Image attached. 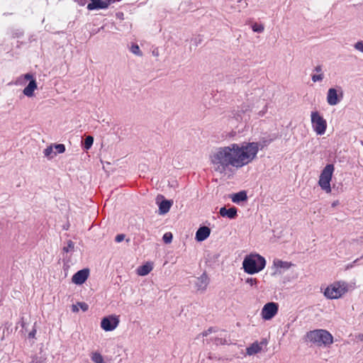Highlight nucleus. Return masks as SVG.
Instances as JSON below:
<instances>
[{
  "label": "nucleus",
  "instance_id": "nucleus-1",
  "mask_svg": "<svg viewBox=\"0 0 363 363\" xmlns=\"http://www.w3.org/2000/svg\"><path fill=\"white\" fill-rule=\"evenodd\" d=\"M259 150V144L255 142L232 143L216 148L211 155V161L214 170L223 174L230 167L240 169L247 165L256 158Z\"/></svg>",
  "mask_w": 363,
  "mask_h": 363
},
{
  "label": "nucleus",
  "instance_id": "nucleus-2",
  "mask_svg": "<svg viewBox=\"0 0 363 363\" xmlns=\"http://www.w3.org/2000/svg\"><path fill=\"white\" fill-rule=\"evenodd\" d=\"M265 264V259L258 254L247 255L242 262L245 272L250 274L259 272L264 268Z\"/></svg>",
  "mask_w": 363,
  "mask_h": 363
},
{
  "label": "nucleus",
  "instance_id": "nucleus-3",
  "mask_svg": "<svg viewBox=\"0 0 363 363\" xmlns=\"http://www.w3.org/2000/svg\"><path fill=\"white\" fill-rule=\"evenodd\" d=\"M306 337L311 342L319 347L329 346L333 342V335L325 330L319 329L308 332Z\"/></svg>",
  "mask_w": 363,
  "mask_h": 363
},
{
  "label": "nucleus",
  "instance_id": "nucleus-4",
  "mask_svg": "<svg viewBox=\"0 0 363 363\" xmlns=\"http://www.w3.org/2000/svg\"><path fill=\"white\" fill-rule=\"evenodd\" d=\"M334 169L335 167L333 164H328L320 173L318 184L326 193L331 192L330 181Z\"/></svg>",
  "mask_w": 363,
  "mask_h": 363
},
{
  "label": "nucleus",
  "instance_id": "nucleus-5",
  "mask_svg": "<svg viewBox=\"0 0 363 363\" xmlns=\"http://www.w3.org/2000/svg\"><path fill=\"white\" fill-rule=\"evenodd\" d=\"M347 291V284L345 282H337L328 286L324 291L325 297L330 299H335L341 297Z\"/></svg>",
  "mask_w": 363,
  "mask_h": 363
},
{
  "label": "nucleus",
  "instance_id": "nucleus-6",
  "mask_svg": "<svg viewBox=\"0 0 363 363\" xmlns=\"http://www.w3.org/2000/svg\"><path fill=\"white\" fill-rule=\"evenodd\" d=\"M311 123L313 130L318 135H322L325 133L327 122L318 111L311 113Z\"/></svg>",
  "mask_w": 363,
  "mask_h": 363
},
{
  "label": "nucleus",
  "instance_id": "nucleus-7",
  "mask_svg": "<svg viewBox=\"0 0 363 363\" xmlns=\"http://www.w3.org/2000/svg\"><path fill=\"white\" fill-rule=\"evenodd\" d=\"M279 305L275 302H269L266 303L261 312V315L263 319L268 320H271L278 313Z\"/></svg>",
  "mask_w": 363,
  "mask_h": 363
},
{
  "label": "nucleus",
  "instance_id": "nucleus-8",
  "mask_svg": "<svg viewBox=\"0 0 363 363\" xmlns=\"http://www.w3.org/2000/svg\"><path fill=\"white\" fill-rule=\"evenodd\" d=\"M119 324V319L116 315H109L104 318L101 322V327L105 331H112Z\"/></svg>",
  "mask_w": 363,
  "mask_h": 363
},
{
  "label": "nucleus",
  "instance_id": "nucleus-9",
  "mask_svg": "<svg viewBox=\"0 0 363 363\" xmlns=\"http://www.w3.org/2000/svg\"><path fill=\"white\" fill-rule=\"evenodd\" d=\"M90 3L87 5V9L89 11L96 9H107L109 5L114 3L116 0H89Z\"/></svg>",
  "mask_w": 363,
  "mask_h": 363
},
{
  "label": "nucleus",
  "instance_id": "nucleus-10",
  "mask_svg": "<svg viewBox=\"0 0 363 363\" xmlns=\"http://www.w3.org/2000/svg\"><path fill=\"white\" fill-rule=\"evenodd\" d=\"M343 96L342 91H340V95L337 94V91L334 88H330L328 91L327 102L330 106L337 105Z\"/></svg>",
  "mask_w": 363,
  "mask_h": 363
},
{
  "label": "nucleus",
  "instance_id": "nucleus-11",
  "mask_svg": "<svg viewBox=\"0 0 363 363\" xmlns=\"http://www.w3.org/2000/svg\"><path fill=\"white\" fill-rule=\"evenodd\" d=\"M89 274V270L88 269H81L73 275L72 281L75 284H82L87 279Z\"/></svg>",
  "mask_w": 363,
  "mask_h": 363
},
{
  "label": "nucleus",
  "instance_id": "nucleus-12",
  "mask_svg": "<svg viewBox=\"0 0 363 363\" xmlns=\"http://www.w3.org/2000/svg\"><path fill=\"white\" fill-rule=\"evenodd\" d=\"M209 284V279L204 272L201 277H197L194 284L198 291L204 292Z\"/></svg>",
  "mask_w": 363,
  "mask_h": 363
},
{
  "label": "nucleus",
  "instance_id": "nucleus-13",
  "mask_svg": "<svg viewBox=\"0 0 363 363\" xmlns=\"http://www.w3.org/2000/svg\"><path fill=\"white\" fill-rule=\"evenodd\" d=\"M211 229L207 226H202L198 229L196 233L197 241H203L210 235Z\"/></svg>",
  "mask_w": 363,
  "mask_h": 363
},
{
  "label": "nucleus",
  "instance_id": "nucleus-14",
  "mask_svg": "<svg viewBox=\"0 0 363 363\" xmlns=\"http://www.w3.org/2000/svg\"><path fill=\"white\" fill-rule=\"evenodd\" d=\"M267 341L262 340L260 343L255 342L247 348V354L248 355L255 354L262 350V345H266Z\"/></svg>",
  "mask_w": 363,
  "mask_h": 363
},
{
  "label": "nucleus",
  "instance_id": "nucleus-15",
  "mask_svg": "<svg viewBox=\"0 0 363 363\" xmlns=\"http://www.w3.org/2000/svg\"><path fill=\"white\" fill-rule=\"evenodd\" d=\"M219 213L223 217L233 219L237 216V208L235 207H231L227 209L225 207H222L219 211Z\"/></svg>",
  "mask_w": 363,
  "mask_h": 363
},
{
  "label": "nucleus",
  "instance_id": "nucleus-16",
  "mask_svg": "<svg viewBox=\"0 0 363 363\" xmlns=\"http://www.w3.org/2000/svg\"><path fill=\"white\" fill-rule=\"evenodd\" d=\"M37 89L35 80L30 81L28 84L24 88L23 93L28 97H32L34 95V91Z\"/></svg>",
  "mask_w": 363,
  "mask_h": 363
},
{
  "label": "nucleus",
  "instance_id": "nucleus-17",
  "mask_svg": "<svg viewBox=\"0 0 363 363\" xmlns=\"http://www.w3.org/2000/svg\"><path fill=\"white\" fill-rule=\"evenodd\" d=\"M172 205V201L169 200H163L160 202L159 205V211L160 214H165L169 212L171 206Z\"/></svg>",
  "mask_w": 363,
  "mask_h": 363
},
{
  "label": "nucleus",
  "instance_id": "nucleus-18",
  "mask_svg": "<svg viewBox=\"0 0 363 363\" xmlns=\"http://www.w3.org/2000/svg\"><path fill=\"white\" fill-rule=\"evenodd\" d=\"M152 269V266L150 263H146L145 264L142 265L138 269V274L140 276H145L148 274Z\"/></svg>",
  "mask_w": 363,
  "mask_h": 363
},
{
  "label": "nucleus",
  "instance_id": "nucleus-19",
  "mask_svg": "<svg viewBox=\"0 0 363 363\" xmlns=\"http://www.w3.org/2000/svg\"><path fill=\"white\" fill-rule=\"evenodd\" d=\"M247 199V194L244 191H240L238 193L233 194V196L232 197V201L234 203H237L239 202H241V201H245Z\"/></svg>",
  "mask_w": 363,
  "mask_h": 363
},
{
  "label": "nucleus",
  "instance_id": "nucleus-20",
  "mask_svg": "<svg viewBox=\"0 0 363 363\" xmlns=\"http://www.w3.org/2000/svg\"><path fill=\"white\" fill-rule=\"evenodd\" d=\"M91 359L94 363H104L103 356L97 352H92L91 354Z\"/></svg>",
  "mask_w": 363,
  "mask_h": 363
},
{
  "label": "nucleus",
  "instance_id": "nucleus-21",
  "mask_svg": "<svg viewBox=\"0 0 363 363\" xmlns=\"http://www.w3.org/2000/svg\"><path fill=\"white\" fill-rule=\"evenodd\" d=\"M93 143H94V138L91 135L86 136V138L84 139V141L83 143L84 148L86 150H89L91 148V147L92 146Z\"/></svg>",
  "mask_w": 363,
  "mask_h": 363
},
{
  "label": "nucleus",
  "instance_id": "nucleus-22",
  "mask_svg": "<svg viewBox=\"0 0 363 363\" xmlns=\"http://www.w3.org/2000/svg\"><path fill=\"white\" fill-rule=\"evenodd\" d=\"M44 155L45 157L48 158H53L55 156H56V152L53 151V146L50 145L45 149L44 150Z\"/></svg>",
  "mask_w": 363,
  "mask_h": 363
},
{
  "label": "nucleus",
  "instance_id": "nucleus-23",
  "mask_svg": "<svg viewBox=\"0 0 363 363\" xmlns=\"http://www.w3.org/2000/svg\"><path fill=\"white\" fill-rule=\"evenodd\" d=\"M252 29L255 33H261L264 31V27L262 24L255 23L252 25Z\"/></svg>",
  "mask_w": 363,
  "mask_h": 363
},
{
  "label": "nucleus",
  "instance_id": "nucleus-24",
  "mask_svg": "<svg viewBox=\"0 0 363 363\" xmlns=\"http://www.w3.org/2000/svg\"><path fill=\"white\" fill-rule=\"evenodd\" d=\"M274 265L277 267L286 268L288 269L290 267V264L287 262H283L281 260H277L274 262Z\"/></svg>",
  "mask_w": 363,
  "mask_h": 363
},
{
  "label": "nucleus",
  "instance_id": "nucleus-25",
  "mask_svg": "<svg viewBox=\"0 0 363 363\" xmlns=\"http://www.w3.org/2000/svg\"><path fill=\"white\" fill-rule=\"evenodd\" d=\"M130 51L133 54H135V55H136L138 56H142L143 55V53H142L141 50H140L139 46L138 45H136V44H134V45H133L131 46Z\"/></svg>",
  "mask_w": 363,
  "mask_h": 363
},
{
  "label": "nucleus",
  "instance_id": "nucleus-26",
  "mask_svg": "<svg viewBox=\"0 0 363 363\" xmlns=\"http://www.w3.org/2000/svg\"><path fill=\"white\" fill-rule=\"evenodd\" d=\"M55 149L56 154L57 153H62L65 151V146L63 144H57L53 146Z\"/></svg>",
  "mask_w": 363,
  "mask_h": 363
},
{
  "label": "nucleus",
  "instance_id": "nucleus-27",
  "mask_svg": "<svg viewBox=\"0 0 363 363\" xmlns=\"http://www.w3.org/2000/svg\"><path fill=\"white\" fill-rule=\"evenodd\" d=\"M74 245L72 240L67 242V245L63 247V251L68 252L74 250Z\"/></svg>",
  "mask_w": 363,
  "mask_h": 363
},
{
  "label": "nucleus",
  "instance_id": "nucleus-28",
  "mask_svg": "<svg viewBox=\"0 0 363 363\" xmlns=\"http://www.w3.org/2000/svg\"><path fill=\"white\" fill-rule=\"evenodd\" d=\"M213 342L216 345H225V344H227V340H226V339L223 338V337H216L213 340Z\"/></svg>",
  "mask_w": 363,
  "mask_h": 363
},
{
  "label": "nucleus",
  "instance_id": "nucleus-29",
  "mask_svg": "<svg viewBox=\"0 0 363 363\" xmlns=\"http://www.w3.org/2000/svg\"><path fill=\"white\" fill-rule=\"evenodd\" d=\"M163 240L165 243H170L172 240V234L171 233H166L163 235Z\"/></svg>",
  "mask_w": 363,
  "mask_h": 363
},
{
  "label": "nucleus",
  "instance_id": "nucleus-30",
  "mask_svg": "<svg viewBox=\"0 0 363 363\" xmlns=\"http://www.w3.org/2000/svg\"><path fill=\"white\" fill-rule=\"evenodd\" d=\"M323 77H324V75L323 73H320L319 74H313L312 75V81L313 82H320V81H322L323 79Z\"/></svg>",
  "mask_w": 363,
  "mask_h": 363
},
{
  "label": "nucleus",
  "instance_id": "nucleus-31",
  "mask_svg": "<svg viewBox=\"0 0 363 363\" xmlns=\"http://www.w3.org/2000/svg\"><path fill=\"white\" fill-rule=\"evenodd\" d=\"M354 47L356 50L363 52V41H358L354 44Z\"/></svg>",
  "mask_w": 363,
  "mask_h": 363
},
{
  "label": "nucleus",
  "instance_id": "nucleus-32",
  "mask_svg": "<svg viewBox=\"0 0 363 363\" xmlns=\"http://www.w3.org/2000/svg\"><path fill=\"white\" fill-rule=\"evenodd\" d=\"M245 282L250 286H256L257 284V280L255 278H247Z\"/></svg>",
  "mask_w": 363,
  "mask_h": 363
},
{
  "label": "nucleus",
  "instance_id": "nucleus-33",
  "mask_svg": "<svg viewBox=\"0 0 363 363\" xmlns=\"http://www.w3.org/2000/svg\"><path fill=\"white\" fill-rule=\"evenodd\" d=\"M77 305L79 306L83 311H86L89 308L88 305L84 302H78Z\"/></svg>",
  "mask_w": 363,
  "mask_h": 363
},
{
  "label": "nucleus",
  "instance_id": "nucleus-34",
  "mask_svg": "<svg viewBox=\"0 0 363 363\" xmlns=\"http://www.w3.org/2000/svg\"><path fill=\"white\" fill-rule=\"evenodd\" d=\"M124 238H125V235L118 234L116 236L115 241L117 242H120L123 241L124 240Z\"/></svg>",
  "mask_w": 363,
  "mask_h": 363
},
{
  "label": "nucleus",
  "instance_id": "nucleus-35",
  "mask_svg": "<svg viewBox=\"0 0 363 363\" xmlns=\"http://www.w3.org/2000/svg\"><path fill=\"white\" fill-rule=\"evenodd\" d=\"M23 77L26 80H29V82L32 80H35L33 75L30 73H27L24 74Z\"/></svg>",
  "mask_w": 363,
  "mask_h": 363
},
{
  "label": "nucleus",
  "instance_id": "nucleus-36",
  "mask_svg": "<svg viewBox=\"0 0 363 363\" xmlns=\"http://www.w3.org/2000/svg\"><path fill=\"white\" fill-rule=\"evenodd\" d=\"M33 363H45V359L35 357L33 360Z\"/></svg>",
  "mask_w": 363,
  "mask_h": 363
},
{
  "label": "nucleus",
  "instance_id": "nucleus-37",
  "mask_svg": "<svg viewBox=\"0 0 363 363\" xmlns=\"http://www.w3.org/2000/svg\"><path fill=\"white\" fill-rule=\"evenodd\" d=\"M75 1L80 6H84L86 3V0H75Z\"/></svg>",
  "mask_w": 363,
  "mask_h": 363
},
{
  "label": "nucleus",
  "instance_id": "nucleus-38",
  "mask_svg": "<svg viewBox=\"0 0 363 363\" xmlns=\"http://www.w3.org/2000/svg\"><path fill=\"white\" fill-rule=\"evenodd\" d=\"M267 106L265 105L264 107V109L261 111L259 112V115L260 116H262L266 112H267Z\"/></svg>",
  "mask_w": 363,
  "mask_h": 363
},
{
  "label": "nucleus",
  "instance_id": "nucleus-39",
  "mask_svg": "<svg viewBox=\"0 0 363 363\" xmlns=\"http://www.w3.org/2000/svg\"><path fill=\"white\" fill-rule=\"evenodd\" d=\"M314 71H315L316 72H322V66L321 65L316 66L314 69Z\"/></svg>",
  "mask_w": 363,
  "mask_h": 363
},
{
  "label": "nucleus",
  "instance_id": "nucleus-40",
  "mask_svg": "<svg viewBox=\"0 0 363 363\" xmlns=\"http://www.w3.org/2000/svg\"><path fill=\"white\" fill-rule=\"evenodd\" d=\"M211 329L210 328V329H208V330L204 331V332L202 333V335H203V336H207V335L209 334V333H211Z\"/></svg>",
  "mask_w": 363,
  "mask_h": 363
},
{
  "label": "nucleus",
  "instance_id": "nucleus-41",
  "mask_svg": "<svg viewBox=\"0 0 363 363\" xmlns=\"http://www.w3.org/2000/svg\"><path fill=\"white\" fill-rule=\"evenodd\" d=\"M35 334V330H33V331H31V332L28 334V336H29V337H34Z\"/></svg>",
  "mask_w": 363,
  "mask_h": 363
},
{
  "label": "nucleus",
  "instance_id": "nucleus-42",
  "mask_svg": "<svg viewBox=\"0 0 363 363\" xmlns=\"http://www.w3.org/2000/svg\"><path fill=\"white\" fill-rule=\"evenodd\" d=\"M72 311L73 312H77L78 311V308H77V306H75V305L72 306Z\"/></svg>",
  "mask_w": 363,
  "mask_h": 363
},
{
  "label": "nucleus",
  "instance_id": "nucleus-43",
  "mask_svg": "<svg viewBox=\"0 0 363 363\" xmlns=\"http://www.w3.org/2000/svg\"><path fill=\"white\" fill-rule=\"evenodd\" d=\"M337 201H335L333 203L332 206L334 207L337 205Z\"/></svg>",
  "mask_w": 363,
  "mask_h": 363
},
{
  "label": "nucleus",
  "instance_id": "nucleus-44",
  "mask_svg": "<svg viewBox=\"0 0 363 363\" xmlns=\"http://www.w3.org/2000/svg\"><path fill=\"white\" fill-rule=\"evenodd\" d=\"M152 54L155 55H157V53L155 52V51L152 52Z\"/></svg>",
  "mask_w": 363,
  "mask_h": 363
},
{
  "label": "nucleus",
  "instance_id": "nucleus-45",
  "mask_svg": "<svg viewBox=\"0 0 363 363\" xmlns=\"http://www.w3.org/2000/svg\"><path fill=\"white\" fill-rule=\"evenodd\" d=\"M152 54L155 55H157V53L155 52V51L152 52Z\"/></svg>",
  "mask_w": 363,
  "mask_h": 363
},
{
  "label": "nucleus",
  "instance_id": "nucleus-46",
  "mask_svg": "<svg viewBox=\"0 0 363 363\" xmlns=\"http://www.w3.org/2000/svg\"><path fill=\"white\" fill-rule=\"evenodd\" d=\"M241 1H242V0H238V2H241Z\"/></svg>",
  "mask_w": 363,
  "mask_h": 363
},
{
  "label": "nucleus",
  "instance_id": "nucleus-47",
  "mask_svg": "<svg viewBox=\"0 0 363 363\" xmlns=\"http://www.w3.org/2000/svg\"><path fill=\"white\" fill-rule=\"evenodd\" d=\"M362 145H363V141H362Z\"/></svg>",
  "mask_w": 363,
  "mask_h": 363
}]
</instances>
